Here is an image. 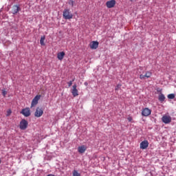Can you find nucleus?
I'll use <instances>...</instances> for the list:
<instances>
[{
	"label": "nucleus",
	"instance_id": "obj_1",
	"mask_svg": "<svg viewBox=\"0 0 176 176\" xmlns=\"http://www.w3.org/2000/svg\"><path fill=\"white\" fill-rule=\"evenodd\" d=\"M63 16L65 20H71L74 15L69 12V9H65L63 12Z\"/></svg>",
	"mask_w": 176,
	"mask_h": 176
},
{
	"label": "nucleus",
	"instance_id": "obj_2",
	"mask_svg": "<svg viewBox=\"0 0 176 176\" xmlns=\"http://www.w3.org/2000/svg\"><path fill=\"white\" fill-rule=\"evenodd\" d=\"M19 127L21 130H26V129L28 127V121H27L25 119L21 120L19 123Z\"/></svg>",
	"mask_w": 176,
	"mask_h": 176
},
{
	"label": "nucleus",
	"instance_id": "obj_3",
	"mask_svg": "<svg viewBox=\"0 0 176 176\" xmlns=\"http://www.w3.org/2000/svg\"><path fill=\"white\" fill-rule=\"evenodd\" d=\"M39 100H41V95L36 96L32 101L31 108L36 107V105H38Z\"/></svg>",
	"mask_w": 176,
	"mask_h": 176
},
{
	"label": "nucleus",
	"instance_id": "obj_4",
	"mask_svg": "<svg viewBox=\"0 0 176 176\" xmlns=\"http://www.w3.org/2000/svg\"><path fill=\"white\" fill-rule=\"evenodd\" d=\"M171 116H163L162 118V121L163 123H165V124H168V123H171Z\"/></svg>",
	"mask_w": 176,
	"mask_h": 176
},
{
	"label": "nucleus",
	"instance_id": "obj_5",
	"mask_svg": "<svg viewBox=\"0 0 176 176\" xmlns=\"http://www.w3.org/2000/svg\"><path fill=\"white\" fill-rule=\"evenodd\" d=\"M43 115V109L41 107H37L36 111L34 112V116L36 118H41Z\"/></svg>",
	"mask_w": 176,
	"mask_h": 176
},
{
	"label": "nucleus",
	"instance_id": "obj_6",
	"mask_svg": "<svg viewBox=\"0 0 176 176\" xmlns=\"http://www.w3.org/2000/svg\"><path fill=\"white\" fill-rule=\"evenodd\" d=\"M151 76H152V72L147 71L144 75L140 74L139 78L142 80L144 79H146V78H149Z\"/></svg>",
	"mask_w": 176,
	"mask_h": 176
},
{
	"label": "nucleus",
	"instance_id": "obj_7",
	"mask_svg": "<svg viewBox=\"0 0 176 176\" xmlns=\"http://www.w3.org/2000/svg\"><path fill=\"white\" fill-rule=\"evenodd\" d=\"M21 113H22L23 116H25V118H28V116H31V111L30 110V108H25L22 109Z\"/></svg>",
	"mask_w": 176,
	"mask_h": 176
},
{
	"label": "nucleus",
	"instance_id": "obj_8",
	"mask_svg": "<svg viewBox=\"0 0 176 176\" xmlns=\"http://www.w3.org/2000/svg\"><path fill=\"white\" fill-rule=\"evenodd\" d=\"M76 87H78V86L76 85V84H74L72 89V94L74 97H78V96H79L78 89H76Z\"/></svg>",
	"mask_w": 176,
	"mask_h": 176
},
{
	"label": "nucleus",
	"instance_id": "obj_9",
	"mask_svg": "<svg viewBox=\"0 0 176 176\" xmlns=\"http://www.w3.org/2000/svg\"><path fill=\"white\" fill-rule=\"evenodd\" d=\"M116 5V1L115 0H111L106 2V6L111 9V8H113Z\"/></svg>",
	"mask_w": 176,
	"mask_h": 176
},
{
	"label": "nucleus",
	"instance_id": "obj_10",
	"mask_svg": "<svg viewBox=\"0 0 176 176\" xmlns=\"http://www.w3.org/2000/svg\"><path fill=\"white\" fill-rule=\"evenodd\" d=\"M152 113V111L148 108H144L142 110V116H149Z\"/></svg>",
	"mask_w": 176,
	"mask_h": 176
},
{
	"label": "nucleus",
	"instance_id": "obj_11",
	"mask_svg": "<svg viewBox=\"0 0 176 176\" xmlns=\"http://www.w3.org/2000/svg\"><path fill=\"white\" fill-rule=\"evenodd\" d=\"M149 146V142L148 140H144L140 143V149H146Z\"/></svg>",
	"mask_w": 176,
	"mask_h": 176
},
{
	"label": "nucleus",
	"instance_id": "obj_12",
	"mask_svg": "<svg viewBox=\"0 0 176 176\" xmlns=\"http://www.w3.org/2000/svg\"><path fill=\"white\" fill-rule=\"evenodd\" d=\"M21 9L20 8V6H13L12 9V13L13 14H16V13H19Z\"/></svg>",
	"mask_w": 176,
	"mask_h": 176
},
{
	"label": "nucleus",
	"instance_id": "obj_13",
	"mask_svg": "<svg viewBox=\"0 0 176 176\" xmlns=\"http://www.w3.org/2000/svg\"><path fill=\"white\" fill-rule=\"evenodd\" d=\"M89 46L92 50L97 49V47H98V41H92L90 43Z\"/></svg>",
	"mask_w": 176,
	"mask_h": 176
},
{
	"label": "nucleus",
	"instance_id": "obj_14",
	"mask_svg": "<svg viewBox=\"0 0 176 176\" xmlns=\"http://www.w3.org/2000/svg\"><path fill=\"white\" fill-rule=\"evenodd\" d=\"M86 146L85 145L80 146L78 148V151L79 153H85L86 152Z\"/></svg>",
	"mask_w": 176,
	"mask_h": 176
},
{
	"label": "nucleus",
	"instance_id": "obj_15",
	"mask_svg": "<svg viewBox=\"0 0 176 176\" xmlns=\"http://www.w3.org/2000/svg\"><path fill=\"white\" fill-rule=\"evenodd\" d=\"M64 56H65V52H59L57 54V58L61 60H63V58H64Z\"/></svg>",
	"mask_w": 176,
	"mask_h": 176
},
{
	"label": "nucleus",
	"instance_id": "obj_16",
	"mask_svg": "<svg viewBox=\"0 0 176 176\" xmlns=\"http://www.w3.org/2000/svg\"><path fill=\"white\" fill-rule=\"evenodd\" d=\"M158 99L160 102H163L166 100V96H164V94H160L158 96Z\"/></svg>",
	"mask_w": 176,
	"mask_h": 176
},
{
	"label": "nucleus",
	"instance_id": "obj_17",
	"mask_svg": "<svg viewBox=\"0 0 176 176\" xmlns=\"http://www.w3.org/2000/svg\"><path fill=\"white\" fill-rule=\"evenodd\" d=\"M40 43L41 46H45V36H41V40H40Z\"/></svg>",
	"mask_w": 176,
	"mask_h": 176
},
{
	"label": "nucleus",
	"instance_id": "obj_18",
	"mask_svg": "<svg viewBox=\"0 0 176 176\" xmlns=\"http://www.w3.org/2000/svg\"><path fill=\"white\" fill-rule=\"evenodd\" d=\"M168 98L169 100H174V98H175V94H170L168 95Z\"/></svg>",
	"mask_w": 176,
	"mask_h": 176
},
{
	"label": "nucleus",
	"instance_id": "obj_19",
	"mask_svg": "<svg viewBox=\"0 0 176 176\" xmlns=\"http://www.w3.org/2000/svg\"><path fill=\"white\" fill-rule=\"evenodd\" d=\"M73 176H80V173H78V170H74L73 171Z\"/></svg>",
	"mask_w": 176,
	"mask_h": 176
},
{
	"label": "nucleus",
	"instance_id": "obj_20",
	"mask_svg": "<svg viewBox=\"0 0 176 176\" xmlns=\"http://www.w3.org/2000/svg\"><path fill=\"white\" fill-rule=\"evenodd\" d=\"M120 87H122V85L121 84L117 85L116 88H115L116 91H118V90H120Z\"/></svg>",
	"mask_w": 176,
	"mask_h": 176
},
{
	"label": "nucleus",
	"instance_id": "obj_21",
	"mask_svg": "<svg viewBox=\"0 0 176 176\" xmlns=\"http://www.w3.org/2000/svg\"><path fill=\"white\" fill-rule=\"evenodd\" d=\"M69 5L72 6V8H74V1L73 0H69L68 2Z\"/></svg>",
	"mask_w": 176,
	"mask_h": 176
},
{
	"label": "nucleus",
	"instance_id": "obj_22",
	"mask_svg": "<svg viewBox=\"0 0 176 176\" xmlns=\"http://www.w3.org/2000/svg\"><path fill=\"white\" fill-rule=\"evenodd\" d=\"M12 115V110L9 109L7 111L6 116H10Z\"/></svg>",
	"mask_w": 176,
	"mask_h": 176
},
{
	"label": "nucleus",
	"instance_id": "obj_23",
	"mask_svg": "<svg viewBox=\"0 0 176 176\" xmlns=\"http://www.w3.org/2000/svg\"><path fill=\"white\" fill-rule=\"evenodd\" d=\"M7 94H8V93L6 92V91H5V90H3V91H2V95L3 96V97H5Z\"/></svg>",
	"mask_w": 176,
	"mask_h": 176
},
{
	"label": "nucleus",
	"instance_id": "obj_24",
	"mask_svg": "<svg viewBox=\"0 0 176 176\" xmlns=\"http://www.w3.org/2000/svg\"><path fill=\"white\" fill-rule=\"evenodd\" d=\"M67 85H68L69 87H71L72 86V81L68 82Z\"/></svg>",
	"mask_w": 176,
	"mask_h": 176
},
{
	"label": "nucleus",
	"instance_id": "obj_25",
	"mask_svg": "<svg viewBox=\"0 0 176 176\" xmlns=\"http://www.w3.org/2000/svg\"><path fill=\"white\" fill-rule=\"evenodd\" d=\"M127 120H128L129 122H132V121H133V118H132V117H128V118H127Z\"/></svg>",
	"mask_w": 176,
	"mask_h": 176
},
{
	"label": "nucleus",
	"instance_id": "obj_26",
	"mask_svg": "<svg viewBox=\"0 0 176 176\" xmlns=\"http://www.w3.org/2000/svg\"><path fill=\"white\" fill-rule=\"evenodd\" d=\"M72 82H74L75 81V78H74L72 80H71Z\"/></svg>",
	"mask_w": 176,
	"mask_h": 176
},
{
	"label": "nucleus",
	"instance_id": "obj_27",
	"mask_svg": "<svg viewBox=\"0 0 176 176\" xmlns=\"http://www.w3.org/2000/svg\"><path fill=\"white\" fill-rule=\"evenodd\" d=\"M133 1H134V0H130L131 2H133Z\"/></svg>",
	"mask_w": 176,
	"mask_h": 176
},
{
	"label": "nucleus",
	"instance_id": "obj_28",
	"mask_svg": "<svg viewBox=\"0 0 176 176\" xmlns=\"http://www.w3.org/2000/svg\"><path fill=\"white\" fill-rule=\"evenodd\" d=\"M1 159H0V164H1Z\"/></svg>",
	"mask_w": 176,
	"mask_h": 176
},
{
	"label": "nucleus",
	"instance_id": "obj_29",
	"mask_svg": "<svg viewBox=\"0 0 176 176\" xmlns=\"http://www.w3.org/2000/svg\"><path fill=\"white\" fill-rule=\"evenodd\" d=\"M85 85H87V84H86V82H85Z\"/></svg>",
	"mask_w": 176,
	"mask_h": 176
},
{
	"label": "nucleus",
	"instance_id": "obj_30",
	"mask_svg": "<svg viewBox=\"0 0 176 176\" xmlns=\"http://www.w3.org/2000/svg\"><path fill=\"white\" fill-rule=\"evenodd\" d=\"M85 85H87V84H86V82H85Z\"/></svg>",
	"mask_w": 176,
	"mask_h": 176
}]
</instances>
